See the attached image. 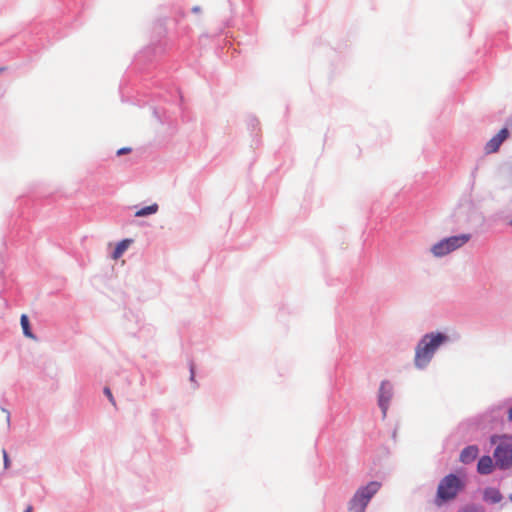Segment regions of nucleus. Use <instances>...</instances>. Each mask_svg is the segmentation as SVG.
I'll return each instance as SVG.
<instances>
[{"mask_svg":"<svg viewBox=\"0 0 512 512\" xmlns=\"http://www.w3.org/2000/svg\"><path fill=\"white\" fill-rule=\"evenodd\" d=\"M484 499L491 503H498L502 500V495L497 489L488 488L484 492Z\"/></svg>","mask_w":512,"mask_h":512,"instance_id":"nucleus-10","label":"nucleus"},{"mask_svg":"<svg viewBox=\"0 0 512 512\" xmlns=\"http://www.w3.org/2000/svg\"><path fill=\"white\" fill-rule=\"evenodd\" d=\"M20 323L23 329V334L28 338L35 339V336L30 330L29 319L26 314L21 315Z\"/></svg>","mask_w":512,"mask_h":512,"instance_id":"nucleus-12","label":"nucleus"},{"mask_svg":"<svg viewBox=\"0 0 512 512\" xmlns=\"http://www.w3.org/2000/svg\"><path fill=\"white\" fill-rule=\"evenodd\" d=\"M492 443L496 444L494 451L495 464L501 469L512 466V435L493 436Z\"/></svg>","mask_w":512,"mask_h":512,"instance_id":"nucleus-3","label":"nucleus"},{"mask_svg":"<svg viewBox=\"0 0 512 512\" xmlns=\"http://www.w3.org/2000/svg\"><path fill=\"white\" fill-rule=\"evenodd\" d=\"M130 243H131V240H129V239H124V240L120 241L117 244V246L115 247V250L112 254V258L114 260L119 259L123 255V253L127 250Z\"/></svg>","mask_w":512,"mask_h":512,"instance_id":"nucleus-11","label":"nucleus"},{"mask_svg":"<svg viewBox=\"0 0 512 512\" xmlns=\"http://www.w3.org/2000/svg\"><path fill=\"white\" fill-rule=\"evenodd\" d=\"M479 450L477 446H468L464 448L460 454V461L463 463H470L476 459L478 456Z\"/></svg>","mask_w":512,"mask_h":512,"instance_id":"nucleus-8","label":"nucleus"},{"mask_svg":"<svg viewBox=\"0 0 512 512\" xmlns=\"http://www.w3.org/2000/svg\"><path fill=\"white\" fill-rule=\"evenodd\" d=\"M509 223H510V225L512 226V220H511Z\"/></svg>","mask_w":512,"mask_h":512,"instance_id":"nucleus-22","label":"nucleus"},{"mask_svg":"<svg viewBox=\"0 0 512 512\" xmlns=\"http://www.w3.org/2000/svg\"><path fill=\"white\" fill-rule=\"evenodd\" d=\"M470 238V234H461L442 239L431 247V252L435 257H443L463 247Z\"/></svg>","mask_w":512,"mask_h":512,"instance_id":"nucleus-5","label":"nucleus"},{"mask_svg":"<svg viewBox=\"0 0 512 512\" xmlns=\"http://www.w3.org/2000/svg\"><path fill=\"white\" fill-rule=\"evenodd\" d=\"M509 137L507 128H502L495 136H493L485 145V153L491 154L499 150L501 144Z\"/></svg>","mask_w":512,"mask_h":512,"instance_id":"nucleus-6","label":"nucleus"},{"mask_svg":"<svg viewBox=\"0 0 512 512\" xmlns=\"http://www.w3.org/2000/svg\"><path fill=\"white\" fill-rule=\"evenodd\" d=\"M448 340L442 333L425 334L415 348L414 364L417 368H425L433 358L436 350Z\"/></svg>","mask_w":512,"mask_h":512,"instance_id":"nucleus-1","label":"nucleus"},{"mask_svg":"<svg viewBox=\"0 0 512 512\" xmlns=\"http://www.w3.org/2000/svg\"><path fill=\"white\" fill-rule=\"evenodd\" d=\"M2 454H3L4 468L8 469L10 467V459L7 454V451L5 449H3Z\"/></svg>","mask_w":512,"mask_h":512,"instance_id":"nucleus-15","label":"nucleus"},{"mask_svg":"<svg viewBox=\"0 0 512 512\" xmlns=\"http://www.w3.org/2000/svg\"><path fill=\"white\" fill-rule=\"evenodd\" d=\"M158 211V205L156 203L146 206L144 208L139 209L136 211L135 216L137 217H144L151 214H154Z\"/></svg>","mask_w":512,"mask_h":512,"instance_id":"nucleus-13","label":"nucleus"},{"mask_svg":"<svg viewBox=\"0 0 512 512\" xmlns=\"http://www.w3.org/2000/svg\"><path fill=\"white\" fill-rule=\"evenodd\" d=\"M478 169H479L478 165L474 167V169H473V171H472V177H473V179H475V178H476V175H477Z\"/></svg>","mask_w":512,"mask_h":512,"instance_id":"nucleus-19","label":"nucleus"},{"mask_svg":"<svg viewBox=\"0 0 512 512\" xmlns=\"http://www.w3.org/2000/svg\"><path fill=\"white\" fill-rule=\"evenodd\" d=\"M104 394L108 397V399H109L110 403H111L113 406H116L115 399H114V397H113V395H112V392H111V390H110V388H109V387H105V388H104Z\"/></svg>","mask_w":512,"mask_h":512,"instance_id":"nucleus-14","label":"nucleus"},{"mask_svg":"<svg viewBox=\"0 0 512 512\" xmlns=\"http://www.w3.org/2000/svg\"><path fill=\"white\" fill-rule=\"evenodd\" d=\"M3 71V68H0V72Z\"/></svg>","mask_w":512,"mask_h":512,"instance_id":"nucleus-23","label":"nucleus"},{"mask_svg":"<svg viewBox=\"0 0 512 512\" xmlns=\"http://www.w3.org/2000/svg\"><path fill=\"white\" fill-rule=\"evenodd\" d=\"M392 397V387L388 381H383L380 385L379 389V406L383 412V415H386L389 402Z\"/></svg>","mask_w":512,"mask_h":512,"instance_id":"nucleus-7","label":"nucleus"},{"mask_svg":"<svg viewBox=\"0 0 512 512\" xmlns=\"http://www.w3.org/2000/svg\"><path fill=\"white\" fill-rule=\"evenodd\" d=\"M24 512H33V507L31 505H28Z\"/></svg>","mask_w":512,"mask_h":512,"instance_id":"nucleus-20","label":"nucleus"},{"mask_svg":"<svg viewBox=\"0 0 512 512\" xmlns=\"http://www.w3.org/2000/svg\"><path fill=\"white\" fill-rule=\"evenodd\" d=\"M464 488V482L458 476L449 474L439 483L435 504L441 506L443 503L456 498L458 493Z\"/></svg>","mask_w":512,"mask_h":512,"instance_id":"nucleus-2","label":"nucleus"},{"mask_svg":"<svg viewBox=\"0 0 512 512\" xmlns=\"http://www.w3.org/2000/svg\"><path fill=\"white\" fill-rule=\"evenodd\" d=\"M3 412L6 414V422H7V426L9 427V425H10V413L7 410H5V409H3Z\"/></svg>","mask_w":512,"mask_h":512,"instance_id":"nucleus-18","label":"nucleus"},{"mask_svg":"<svg viewBox=\"0 0 512 512\" xmlns=\"http://www.w3.org/2000/svg\"><path fill=\"white\" fill-rule=\"evenodd\" d=\"M508 418L510 421H512V407L509 409Z\"/></svg>","mask_w":512,"mask_h":512,"instance_id":"nucleus-21","label":"nucleus"},{"mask_svg":"<svg viewBox=\"0 0 512 512\" xmlns=\"http://www.w3.org/2000/svg\"><path fill=\"white\" fill-rule=\"evenodd\" d=\"M381 484L372 481L366 486L359 488L349 503L350 512H365V509L371 498L378 492Z\"/></svg>","mask_w":512,"mask_h":512,"instance_id":"nucleus-4","label":"nucleus"},{"mask_svg":"<svg viewBox=\"0 0 512 512\" xmlns=\"http://www.w3.org/2000/svg\"><path fill=\"white\" fill-rule=\"evenodd\" d=\"M480 474H489L493 470V460L490 456H482L477 465Z\"/></svg>","mask_w":512,"mask_h":512,"instance_id":"nucleus-9","label":"nucleus"},{"mask_svg":"<svg viewBox=\"0 0 512 512\" xmlns=\"http://www.w3.org/2000/svg\"><path fill=\"white\" fill-rule=\"evenodd\" d=\"M459 512H481L478 508L473 506H467L461 509Z\"/></svg>","mask_w":512,"mask_h":512,"instance_id":"nucleus-16","label":"nucleus"},{"mask_svg":"<svg viewBox=\"0 0 512 512\" xmlns=\"http://www.w3.org/2000/svg\"><path fill=\"white\" fill-rule=\"evenodd\" d=\"M130 151H131V148H129V147H123V148H120V149L117 151V155H118V156H121V155H124V154L130 153Z\"/></svg>","mask_w":512,"mask_h":512,"instance_id":"nucleus-17","label":"nucleus"}]
</instances>
